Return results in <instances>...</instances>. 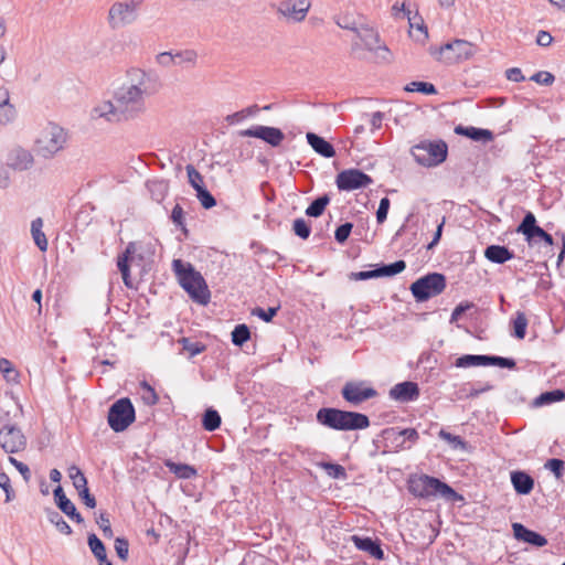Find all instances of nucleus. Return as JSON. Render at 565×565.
Masks as SVG:
<instances>
[{"label":"nucleus","mask_w":565,"mask_h":565,"mask_svg":"<svg viewBox=\"0 0 565 565\" xmlns=\"http://www.w3.org/2000/svg\"><path fill=\"white\" fill-rule=\"evenodd\" d=\"M407 483L411 494H458L455 489L439 478L425 473L411 475Z\"/></svg>","instance_id":"1a4fd4ad"},{"label":"nucleus","mask_w":565,"mask_h":565,"mask_svg":"<svg viewBox=\"0 0 565 565\" xmlns=\"http://www.w3.org/2000/svg\"><path fill=\"white\" fill-rule=\"evenodd\" d=\"M447 501L451 503L454 508L458 510V513L466 518H473L475 513L472 501H467L466 497H444Z\"/></svg>","instance_id":"79ce46f5"},{"label":"nucleus","mask_w":565,"mask_h":565,"mask_svg":"<svg viewBox=\"0 0 565 565\" xmlns=\"http://www.w3.org/2000/svg\"><path fill=\"white\" fill-rule=\"evenodd\" d=\"M544 468L550 470L557 479H561L565 472V461L559 458L547 459Z\"/></svg>","instance_id":"13d9d810"},{"label":"nucleus","mask_w":565,"mask_h":565,"mask_svg":"<svg viewBox=\"0 0 565 565\" xmlns=\"http://www.w3.org/2000/svg\"><path fill=\"white\" fill-rule=\"evenodd\" d=\"M565 399V391L555 388L541 393L533 402L534 406L541 407L552 403L562 402Z\"/></svg>","instance_id":"58836bf2"},{"label":"nucleus","mask_w":565,"mask_h":565,"mask_svg":"<svg viewBox=\"0 0 565 565\" xmlns=\"http://www.w3.org/2000/svg\"><path fill=\"white\" fill-rule=\"evenodd\" d=\"M166 467L170 472L180 479H191L198 475V471L193 466L182 462H174L171 459L166 461Z\"/></svg>","instance_id":"72a5a7b5"},{"label":"nucleus","mask_w":565,"mask_h":565,"mask_svg":"<svg viewBox=\"0 0 565 565\" xmlns=\"http://www.w3.org/2000/svg\"><path fill=\"white\" fill-rule=\"evenodd\" d=\"M97 524L99 525L100 530L103 531V534L105 537L110 539L114 535L110 521L106 513H100L99 519L97 520Z\"/></svg>","instance_id":"338daca9"},{"label":"nucleus","mask_w":565,"mask_h":565,"mask_svg":"<svg viewBox=\"0 0 565 565\" xmlns=\"http://www.w3.org/2000/svg\"><path fill=\"white\" fill-rule=\"evenodd\" d=\"M373 183V179L364 171L351 168L342 170L337 174L335 184L339 191H354L367 188Z\"/></svg>","instance_id":"ddd939ff"},{"label":"nucleus","mask_w":565,"mask_h":565,"mask_svg":"<svg viewBox=\"0 0 565 565\" xmlns=\"http://www.w3.org/2000/svg\"><path fill=\"white\" fill-rule=\"evenodd\" d=\"M175 64L190 63L193 64L196 60V53L192 50L178 52L174 54Z\"/></svg>","instance_id":"69168bd1"},{"label":"nucleus","mask_w":565,"mask_h":565,"mask_svg":"<svg viewBox=\"0 0 565 565\" xmlns=\"http://www.w3.org/2000/svg\"><path fill=\"white\" fill-rule=\"evenodd\" d=\"M352 228H353V224L350 222H345V223L339 225L334 232V239L339 244H344L348 241V238L352 232Z\"/></svg>","instance_id":"052dcab7"},{"label":"nucleus","mask_w":565,"mask_h":565,"mask_svg":"<svg viewBox=\"0 0 565 565\" xmlns=\"http://www.w3.org/2000/svg\"><path fill=\"white\" fill-rule=\"evenodd\" d=\"M404 90L406 92H409V93H420V94H424V95H436L437 94V88L435 87L434 84L429 83V82H419V81H413L411 83H408L405 87H404Z\"/></svg>","instance_id":"a18cd8bd"},{"label":"nucleus","mask_w":565,"mask_h":565,"mask_svg":"<svg viewBox=\"0 0 565 565\" xmlns=\"http://www.w3.org/2000/svg\"><path fill=\"white\" fill-rule=\"evenodd\" d=\"M514 252L504 245H489L484 249V257L498 265H502L514 258Z\"/></svg>","instance_id":"bb28decb"},{"label":"nucleus","mask_w":565,"mask_h":565,"mask_svg":"<svg viewBox=\"0 0 565 565\" xmlns=\"http://www.w3.org/2000/svg\"><path fill=\"white\" fill-rule=\"evenodd\" d=\"M309 9L308 0H284L278 6V12L294 22L303 21Z\"/></svg>","instance_id":"6ab92c4d"},{"label":"nucleus","mask_w":565,"mask_h":565,"mask_svg":"<svg viewBox=\"0 0 565 565\" xmlns=\"http://www.w3.org/2000/svg\"><path fill=\"white\" fill-rule=\"evenodd\" d=\"M201 424L206 431H215L222 424L221 415L216 409L210 407L203 413Z\"/></svg>","instance_id":"a19ab883"},{"label":"nucleus","mask_w":565,"mask_h":565,"mask_svg":"<svg viewBox=\"0 0 565 565\" xmlns=\"http://www.w3.org/2000/svg\"><path fill=\"white\" fill-rule=\"evenodd\" d=\"M68 478L72 480L77 494H90L87 487V479L77 466H71L67 470Z\"/></svg>","instance_id":"473e14b6"},{"label":"nucleus","mask_w":565,"mask_h":565,"mask_svg":"<svg viewBox=\"0 0 565 565\" xmlns=\"http://www.w3.org/2000/svg\"><path fill=\"white\" fill-rule=\"evenodd\" d=\"M415 161L426 168L437 167L448 157V145L438 139L435 141L423 140L411 148Z\"/></svg>","instance_id":"39448f33"},{"label":"nucleus","mask_w":565,"mask_h":565,"mask_svg":"<svg viewBox=\"0 0 565 565\" xmlns=\"http://www.w3.org/2000/svg\"><path fill=\"white\" fill-rule=\"evenodd\" d=\"M259 110H260V108L258 107V105L255 104V105L248 106L242 110H238L236 113L227 115L225 120L227 121L228 125L241 122V121L245 120L247 117L257 115V113Z\"/></svg>","instance_id":"49530a36"},{"label":"nucleus","mask_w":565,"mask_h":565,"mask_svg":"<svg viewBox=\"0 0 565 565\" xmlns=\"http://www.w3.org/2000/svg\"><path fill=\"white\" fill-rule=\"evenodd\" d=\"M137 250V246L135 242H129L125 248V250L118 255L117 257V268L121 274L124 285L127 288H132V280L130 277V263L134 258V255Z\"/></svg>","instance_id":"4be33fe9"},{"label":"nucleus","mask_w":565,"mask_h":565,"mask_svg":"<svg viewBox=\"0 0 565 565\" xmlns=\"http://www.w3.org/2000/svg\"><path fill=\"white\" fill-rule=\"evenodd\" d=\"M33 163L32 154L22 148L15 149L11 152L8 166L14 170H28Z\"/></svg>","instance_id":"cd10ccee"},{"label":"nucleus","mask_w":565,"mask_h":565,"mask_svg":"<svg viewBox=\"0 0 565 565\" xmlns=\"http://www.w3.org/2000/svg\"><path fill=\"white\" fill-rule=\"evenodd\" d=\"M136 419V409L128 397L114 402L107 414V423L115 433L125 431Z\"/></svg>","instance_id":"6e6552de"},{"label":"nucleus","mask_w":565,"mask_h":565,"mask_svg":"<svg viewBox=\"0 0 565 565\" xmlns=\"http://www.w3.org/2000/svg\"><path fill=\"white\" fill-rule=\"evenodd\" d=\"M196 198L201 203L202 207L205 210H210L216 205V199L214 195L207 190L206 186L198 189Z\"/></svg>","instance_id":"4d7b16f0"},{"label":"nucleus","mask_w":565,"mask_h":565,"mask_svg":"<svg viewBox=\"0 0 565 565\" xmlns=\"http://www.w3.org/2000/svg\"><path fill=\"white\" fill-rule=\"evenodd\" d=\"M512 531L515 540L527 543L534 547H543L547 544V539L544 535L526 527L522 523H513Z\"/></svg>","instance_id":"412c9836"},{"label":"nucleus","mask_w":565,"mask_h":565,"mask_svg":"<svg viewBox=\"0 0 565 565\" xmlns=\"http://www.w3.org/2000/svg\"><path fill=\"white\" fill-rule=\"evenodd\" d=\"M454 365L459 369L472 366H498L508 370H514L516 362L513 358H504L488 354H463L456 359Z\"/></svg>","instance_id":"9b49d317"},{"label":"nucleus","mask_w":565,"mask_h":565,"mask_svg":"<svg viewBox=\"0 0 565 565\" xmlns=\"http://www.w3.org/2000/svg\"><path fill=\"white\" fill-rule=\"evenodd\" d=\"M438 436L439 438L446 440L454 449H467L468 443L458 435H452L451 433L441 428L438 433Z\"/></svg>","instance_id":"3c124183"},{"label":"nucleus","mask_w":565,"mask_h":565,"mask_svg":"<svg viewBox=\"0 0 565 565\" xmlns=\"http://www.w3.org/2000/svg\"><path fill=\"white\" fill-rule=\"evenodd\" d=\"M0 446L7 454H14L24 450L26 437L14 424H6L0 429Z\"/></svg>","instance_id":"2eb2a0df"},{"label":"nucleus","mask_w":565,"mask_h":565,"mask_svg":"<svg viewBox=\"0 0 565 565\" xmlns=\"http://www.w3.org/2000/svg\"><path fill=\"white\" fill-rule=\"evenodd\" d=\"M406 268V263L402 259L391 264H377L374 268L375 278L380 277H393L401 274Z\"/></svg>","instance_id":"2f4dec72"},{"label":"nucleus","mask_w":565,"mask_h":565,"mask_svg":"<svg viewBox=\"0 0 565 565\" xmlns=\"http://www.w3.org/2000/svg\"><path fill=\"white\" fill-rule=\"evenodd\" d=\"M181 345L180 353H186L188 359H192L206 350V345L200 341H192L191 338L182 337L178 340Z\"/></svg>","instance_id":"f704fd0d"},{"label":"nucleus","mask_w":565,"mask_h":565,"mask_svg":"<svg viewBox=\"0 0 565 565\" xmlns=\"http://www.w3.org/2000/svg\"><path fill=\"white\" fill-rule=\"evenodd\" d=\"M47 521L53 524L56 530L65 535H71L73 533L70 524L63 519L61 513L52 508L44 509Z\"/></svg>","instance_id":"c9c22d12"},{"label":"nucleus","mask_w":565,"mask_h":565,"mask_svg":"<svg viewBox=\"0 0 565 565\" xmlns=\"http://www.w3.org/2000/svg\"><path fill=\"white\" fill-rule=\"evenodd\" d=\"M377 395V391L365 381H348L341 388L342 398L352 406H358Z\"/></svg>","instance_id":"f8f14e48"},{"label":"nucleus","mask_w":565,"mask_h":565,"mask_svg":"<svg viewBox=\"0 0 565 565\" xmlns=\"http://www.w3.org/2000/svg\"><path fill=\"white\" fill-rule=\"evenodd\" d=\"M67 141V132L64 128L55 124L49 126L42 131L36 140V151L41 157L49 159L63 150Z\"/></svg>","instance_id":"0eeeda50"},{"label":"nucleus","mask_w":565,"mask_h":565,"mask_svg":"<svg viewBox=\"0 0 565 565\" xmlns=\"http://www.w3.org/2000/svg\"><path fill=\"white\" fill-rule=\"evenodd\" d=\"M87 544L96 559L107 555L105 544L95 533L88 534Z\"/></svg>","instance_id":"09e8293b"},{"label":"nucleus","mask_w":565,"mask_h":565,"mask_svg":"<svg viewBox=\"0 0 565 565\" xmlns=\"http://www.w3.org/2000/svg\"><path fill=\"white\" fill-rule=\"evenodd\" d=\"M170 220L171 222L177 226L179 227L182 233L188 236L189 235V231L185 226V216H184V211H183V207L180 205V204H175L171 211V214H170Z\"/></svg>","instance_id":"603ef678"},{"label":"nucleus","mask_w":565,"mask_h":565,"mask_svg":"<svg viewBox=\"0 0 565 565\" xmlns=\"http://www.w3.org/2000/svg\"><path fill=\"white\" fill-rule=\"evenodd\" d=\"M15 115L13 106L9 105V93L6 90L3 97H0V122H10Z\"/></svg>","instance_id":"de8ad7c7"},{"label":"nucleus","mask_w":565,"mask_h":565,"mask_svg":"<svg viewBox=\"0 0 565 565\" xmlns=\"http://www.w3.org/2000/svg\"><path fill=\"white\" fill-rule=\"evenodd\" d=\"M188 181L190 185L198 192V189L204 188L203 175L192 164L185 167Z\"/></svg>","instance_id":"6e6d98bb"},{"label":"nucleus","mask_w":565,"mask_h":565,"mask_svg":"<svg viewBox=\"0 0 565 565\" xmlns=\"http://www.w3.org/2000/svg\"><path fill=\"white\" fill-rule=\"evenodd\" d=\"M139 1L115 2L108 12V23L111 29H117L132 23L137 18Z\"/></svg>","instance_id":"4468645a"},{"label":"nucleus","mask_w":565,"mask_h":565,"mask_svg":"<svg viewBox=\"0 0 565 565\" xmlns=\"http://www.w3.org/2000/svg\"><path fill=\"white\" fill-rule=\"evenodd\" d=\"M331 198L329 194H322L316 198L306 209V215L309 217H319L323 214L326 207L329 205Z\"/></svg>","instance_id":"ea45409f"},{"label":"nucleus","mask_w":565,"mask_h":565,"mask_svg":"<svg viewBox=\"0 0 565 565\" xmlns=\"http://www.w3.org/2000/svg\"><path fill=\"white\" fill-rule=\"evenodd\" d=\"M390 398L399 403L416 401L420 395L419 386L416 382L404 381L395 384L388 392Z\"/></svg>","instance_id":"aec40b11"},{"label":"nucleus","mask_w":565,"mask_h":565,"mask_svg":"<svg viewBox=\"0 0 565 565\" xmlns=\"http://www.w3.org/2000/svg\"><path fill=\"white\" fill-rule=\"evenodd\" d=\"M447 286L446 276L441 273H428L411 284L409 290L416 302H425L440 295Z\"/></svg>","instance_id":"423d86ee"},{"label":"nucleus","mask_w":565,"mask_h":565,"mask_svg":"<svg viewBox=\"0 0 565 565\" xmlns=\"http://www.w3.org/2000/svg\"><path fill=\"white\" fill-rule=\"evenodd\" d=\"M316 420L321 426L342 431L361 430L370 426V418L365 414L335 407L319 408Z\"/></svg>","instance_id":"7ed1b4c3"},{"label":"nucleus","mask_w":565,"mask_h":565,"mask_svg":"<svg viewBox=\"0 0 565 565\" xmlns=\"http://www.w3.org/2000/svg\"><path fill=\"white\" fill-rule=\"evenodd\" d=\"M114 547L118 558L126 562L129 556V541L126 537H116Z\"/></svg>","instance_id":"bf43d9fd"},{"label":"nucleus","mask_w":565,"mask_h":565,"mask_svg":"<svg viewBox=\"0 0 565 565\" xmlns=\"http://www.w3.org/2000/svg\"><path fill=\"white\" fill-rule=\"evenodd\" d=\"M318 466L321 467L326 473L333 479L345 480L348 478L345 468L340 463L321 461L318 463Z\"/></svg>","instance_id":"c03bdc74"},{"label":"nucleus","mask_w":565,"mask_h":565,"mask_svg":"<svg viewBox=\"0 0 565 565\" xmlns=\"http://www.w3.org/2000/svg\"><path fill=\"white\" fill-rule=\"evenodd\" d=\"M280 309V305L276 307H268L267 309H264L262 307H255L252 310V316H255L263 320L264 322H271L273 319L276 317L277 312Z\"/></svg>","instance_id":"5fc2aeb1"},{"label":"nucleus","mask_w":565,"mask_h":565,"mask_svg":"<svg viewBox=\"0 0 565 565\" xmlns=\"http://www.w3.org/2000/svg\"><path fill=\"white\" fill-rule=\"evenodd\" d=\"M516 233L524 236L525 242L532 246L541 242L546 231L539 226L535 215L527 211L516 227Z\"/></svg>","instance_id":"f3484780"},{"label":"nucleus","mask_w":565,"mask_h":565,"mask_svg":"<svg viewBox=\"0 0 565 565\" xmlns=\"http://www.w3.org/2000/svg\"><path fill=\"white\" fill-rule=\"evenodd\" d=\"M150 196L153 201L161 203L169 191V181L164 179L154 178L146 182Z\"/></svg>","instance_id":"c756f323"},{"label":"nucleus","mask_w":565,"mask_h":565,"mask_svg":"<svg viewBox=\"0 0 565 565\" xmlns=\"http://www.w3.org/2000/svg\"><path fill=\"white\" fill-rule=\"evenodd\" d=\"M530 81H533L540 85L550 86L554 83L555 76L547 71H540L533 74L530 77Z\"/></svg>","instance_id":"680f3d73"},{"label":"nucleus","mask_w":565,"mask_h":565,"mask_svg":"<svg viewBox=\"0 0 565 565\" xmlns=\"http://www.w3.org/2000/svg\"><path fill=\"white\" fill-rule=\"evenodd\" d=\"M292 232L301 239H308L311 234V225L302 217H298L292 222Z\"/></svg>","instance_id":"864d4df0"},{"label":"nucleus","mask_w":565,"mask_h":565,"mask_svg":"<svg viewBox=\"0 0 565 565\" xmlns=\"http://www.w3.org/2000/svg\"><path fill=\"white\" fill-rule=\"evenodd\" d=\"M356 550L367 553L376 561H384L385 553L382 548V542L377 537L354 534L350 537Z\"/></svg>","instance_id":"a211bd4d"},{"label":"nucleus","mask_w":565,"mask_h":565,"mask_svg":"<svg viewBox=\"0 0 565 565\" xmlns=\"http://www.w3.org/2000/svg\"><path fill=\"white\" fill-rule=\"evenodd\" d=\"M475 303L470 301H461L458 303L451 312L450 322L458 321L462 315L469 309L473 308Z\"/></svg>","instance_id":"0e129e2a"},{"label":"nucleus","mask_w":565,"mask_h":565,"mask_svg":"<svg viewBox=\"0 0 565 565\" xmlns=\"http://www.w3.org/2000/svg\"><path fill=\"white\" fill-rule=\"evenodd\" d=\"M355 33L367 51H384L388 53L387 46L385 44H381L380 34L373 28L361 24Z\"/></svg>","instance_id":"5701e85b"},{"label":"nucleus","mask_w":565,"mask_h":565,"mask_svg":"<svg viewBox=\"0 0 565 565\" xmlns=\"http://www.w3.org/2000/svg\"><path fill=\"white\" fill-rule=\"evenodd\" d=\"M477 53V46L466 40L455 39L440 46H430L429 54L436 61L444 62L448 65L462 63L470 60Z\"/></svg>","instance_id":"20e7f679"},{"label":"nucleus","mask_w":565,"mask_h":565,"mask_svg":"<svg viewBox=\"0 0 565 565\" xmlns=\"http://www.w3.org/2000/svg\"><path fill=\"white\" fill-rule=\"evenodd\" d=\"M128 76L130 84L122 85L115 93L114 102L108 104L110 109L105 115L109 121L138 117L146 109L145 96L157 93L160 87L159 78L153 73L132 68L128 72Z\"/></svg>","instance_id":"f257e3e1"},{"label":"nucleus","mask_w":565,"mask_h":565,"mask_svg":"<svg viewBox=\"0 0 565 565\" xmlns=\"http://www.w3.org/2000/svg\"><path fill=\"white\" fill-rule=\"evenodd\" d=\"M494 388V385L490 382H486L483 385L479 386H472L470 391L467 393L468 398H477L482 393L492 391Z\"/></svg>","instance_id":"774afa93"},{"label":"nucleus","mask_w":565,"mask_h":565,"mask_svg":"<svg viewBox=\"0 0 565 565\" xmlns=\"http://www.w3.org/2000/svg\"><path fill=\"white\" fill-rule=\"evenodd\" d=\"M511 483L516 494H530L534 488L533 477L523 470H514L510 473Z\"/></svg>","instance_id":"a878e982"},{"label":"nucleus","mask_w":565,"mask_h":565,"mask_svg":"<svg viewBox=\"0 0 565 565\" xmlns=\"http://www.w3.org/2000/svg\"><path fill=\"white\" fill-rule=\"evenodd\" d=\"M390 206L391 201L387 196H384L380 200V204L376 211V221L379 224H383L386 221Z\"/></svg>","instance_id":"e2e57ef3"},{"label":"nucleus","mask_w":565,"mask_h":565,"mask_svg":"<svg viewBox=\"0 0 565 565\" xmlns=\"http://www.w3.org/2000/svg\"><path fill=\"white\" fill-rule=\"evenodd\" d=\"M529 321L523 311H516L514 317L511 319V335L518 340H523L526 335V328Z\"/></svg>","instance_id":"e433bc0d"},{"label":"nucleus","mask_w":565,"mask_h":565,"mask_svg":"<svg viewBox=\"0 0 565 565\" xmlns=\"http://www.w3.org/2000/svg\"><path fill=\"white\" fill-rule=\"evenodd\" d=\"M239 137H250L263 140L271 147H278L285 139V134L280 128L254 125L247 129L238 131Z\"/></svg>","instance_id":"dca6fc26"},{"label":"nucleus","mask_w":565,"mask_h":565,"mask_svg":"<svg viewBox=\"0 0 565 565\" xmlns=\"http://www.w3.org/2000/svg\"><path fill=\"white\" fill-rule=\"evenodd\" d=\"M526 502H523V508L525 505H529L530 513L537 518H544L548 512V507L552 505V502H550L548 497H525Z\"/></svg>","instance_id":"c85d7f7f"},{"label":"nucleus","mask_w":565,"mask_h":565,"mask_svg":"<svg viewBox=\"0 0 565 565\" xmlns=\"http://www.w3.org/2000/svg\"><path fill=\"white\" fill-rule=\"evenodd\" d=\"M250 339V330L247 324H236L231 333L232 343L242 348Z\"/></svg>","instance_id":"37998d69"},{"label":"nucleus","mask_w":565,"mask_h":565,"mask_svg":"<svg viewBox=\"0 0 565 565\" xmlns=\"http://www.w3.org/2000/svg\"><path fill=\"white\" fill-rule=\"evenodd\" d=\"M381 436L385 441V447L395 452L409 450L419 440L416 428H401L397 426L383 429Z\"/></svg>","instance_id":"9d476101"},{"label":"nucleus","mask_w":565,"mask_h":565,"mask_svg":"<svg viewBox=\"0 0 565 565\" xmlns=\"http://www.w3.org/2000/svg\"><path fill=\"white\" fill-rule=\"evenodd\" d=\"M141 399L148 406H153L158 403L159 396L156 390L147 382H140Z\"/></svg>","instance_id":"8fccbe9b"},{"label":"nucleus","mask_w":565,"mask_h":565,"mask_svg":"<svg viewBox=\"0 0 565 565\" xmlns=\"http://www.w3.org/2000/svg\"><path fill=\"white\" fill-rule=\"evenodd\" d=\"M454 131L458 136H463L473 141H480L483 143H488L494 139L493 132L486 128L457 125Z\"/></svg>","instance_id":"b1692460"},{"label":"nucleus","mask_w":565,"mask_h":565,"mask_svg":"<svg viewBox=\"0 0 565 565\" xmlns=\"http://www.w3.org/2000/svg\"><path fill=\"white\" fill-rule=\"evenodd\" d=\"M54 502L58 510L63 512L68 519L76 523L84 522L83 516L77 511L75 504L70 500L68 497H53Z\"/></svg>","instance_id":"7c9ffc66"},{"label":"nucleus","mask_w":565,"mask_h":565,"mask_svg":"<svg viewBox=\"0 0 565 565\" xmlns=\"http://www.w3.org/2000/svg\"><path fill=\"white\" fill-rule=\"evenodd\" d=\"M43 228V220L41 217H36L31 222V234L34 241V244L41 252H46L47 249V239L42 231Z\"/></svg>","instance_id":"4c0bfd02"},{"label":"nucleus","mask_w":565,"mask_h":565,"mask_svg":"<svg viewBox=\"0 0 565 565\" xmlns=\"http://www.w3.org/2000/svg\"><path fill=\"white\" fill-rule=\"evenodd\" d=\"M172 269L179 285L189 295L192 301L206 306L211 300V291L200 271L191 263L173 259Z\"/></svg>","instance_id":"f03ea898"},{"label":"nucleus","mask_w":565,"mask_h":565,"mask_svg":"<svg viewBox=\"0 0 565 565\" xmlns=\"http://www.w3.org/2000/svg\"><path fill=\"white\" fill-rule=\"evenodd\" d=\"M306 138L311 148L321 157L327 159L335 157L337 152L333 145L323 137L315 132H307Z\"/></svg>","instance_id":"393cba45"}]
</instances>
